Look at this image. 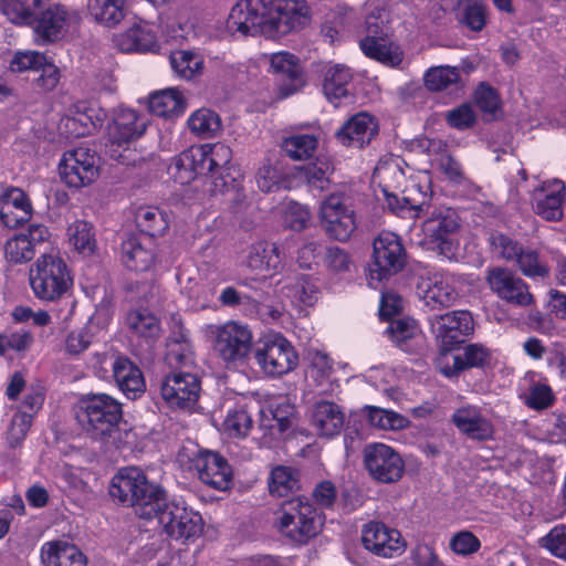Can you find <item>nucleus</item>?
I'll list each match as a JSON object with an SVG mask.
<instances>
[{
  "instance_id": "obj_34",
  "label": "nucleus",
  "mask_w": 566,
  "mask_h": 566,
  "mask_svg": "<svg viewBox=\"0 0 566 566\" xmlns=\"http://www.w3.org/2000/svg\"><path fill=\"white\" fill-rule=\"evenodd\" d=\"M323 78V92L335 105L348 96V85L353 78L350 70L342 64L326 66Z\"/></svg>"
},
{
  "instance_id": "obj_48",
  "label": "nucleus",
  "mask_w": 566,
  "mask_h": 566,
  "mask_svg": "<svg viewBox=\"0 0 566 566\" xmlns=\"http://www.w3.org/2000/svg\"><path fill=\"white\" fill-rule=\"evenodd\" d=\"M70 242L82 254H92L96 248L93 226L84 220H77L67 229Z\"/></svg>"
},
{
  "instance_id": "obj_44",
  "label": "nucleus",
  "mask_w": 566,
  "mask_h": 566,
  "mask_svg": "<svg viewBox=\"0 0 566 566\" xmlns=\"http://www.w3.org/2000/svg\"><path fill=\"white\" fill-rule=\"evenodd\" d=\"M174 72L182 80L191 81L203 72V57L191 51L179 50L170 55Z\"/></svg>"
},
{
  "instance_id": "obj_30",
  "label": "nucleus",
  "mask_w": 566,
  "mask_h": 566,
  "mask_svg": "<svg viewBox=\"0 0 566 566\" xmlns=\"http://www.w3.org/2000/svg\"><path fill=\"white\" fill-rule=\"evenodd\" d=\"M113 377L118 388L132 399L143 394L146 388L144 376L129 358L117 356L113 364Z\"/></svg>"
},
{
  "instance_id": "obj_7",
  "label": "nucleus",
  "mask_w": 566,
  "mask_h": 566,
  "mask_svg": "<svg viewBox=\"0 0 566 566\" xmlns=\"http://www.w3.org/2000/svg\"><path fill=\"white\" fill-rule=\"evenodd\" d=\"M30 284L36 297L55 301L70 289L72 277L60 256L43 254L30 269Z\"/></svg>"
},
{
  "instance_id": "obj_12",
  "label": "nucleus",
  "mask_w": 566,
  "mask_h": 566,
  "mask_svg": "<svg viewBox=\"0 0 566 566\" xmlns=\"http://www.w3.org/2000/svg\"><path fill=\"white\" fill-rule=\"evenodd\" d=\"M48 0H43L33 11L31 19L25 22H13L20 25H33L36 40L42 43H52L60 40L67 31L70 24L77 15L64 6L53 4L43 9Z\"/></svg>"
},
{
  "instance_id": "obj_61",
  "label": "nucleus",
  "mask_w": 566,
  "mask_h": 566,
  "mask_svg": "<svg viewBox=\"0 0 566 566\" xmlns=\"http://www.w3.org/2000/svg\"><path fill=\"white\" fill-rule=\"evenodd\" d=\"M386 13L377 9L369 13L365 19V36L360 40H377L389 36V27L387 25Z\"/></svg>"
},
{
  "instance_id": "obj_24",
  "label": "nucleus",
  "mask_w": 566,
  "mask_h": 566,
  "mask_svg": "<svg viewBox=\"0 0 566 566\" xmlns=\"http://www.w3.org/2000/svg\"><path fill=\"white\" fill-rule=\"evenodd\" d=\"M378 130L377 119L361 112L348 118L335 133V137L343 146L361 149L371 143Z\"/></svg>"
},
{
  "instance_id": "obj_15",
  "label": "nucleus",
  "mask_w": 566,
  "mask_h": 566,
  "mask_svg": "<svg viewBox=\"0 0 566 566\" xmlns=\"http://www.w3.org/2000/svg\"><path fill=\"white\" fill-rule=\"evenodd\" d=\"M97 157L87 147H77L63 155L60 164L62 179L74 188L92 184L98 177Z\"/></svg>"
},
{
  "instance_id": "obj_52",
  "label": "nucleus",
  "mask_w": 566,
  "mask_h": 566,
  "mask_svg": "<svg viewBox=\"0 0 566 566\" xmlns=\"http://www.w3.org/2000/svg\"><path fill=\"white\" fill-rule=\"evenodd\" d=\"M95 125L92 117L85 113L76 109V112L66 115L62 118L60 129L69 138L84 137L94 129Z\"/></svg>"
},
{
  "instance_id": "obj_26",
  "label": "nucleus",
  "mask_w": 566,
  "mask_h": 566,
  "mask_svg": "<svg viewBox=\"0 0 566 566\" xmlns=\"http://www.w3.org/2000/svg\"><path fill=\"white\" fill-rule=\"evenodd\" d=\"M147 122L136 111L119 108L109 128L112 145L123 146L139 138L146 130Z\"/></svg>"
},
{
  "instance_id": "obj_32",
  "label": "nucleus",
  "mask_w": 566,
  "mask_h": 566,
  "mask_svg": "<svg viewBox=\"0 0 566 566\" xmlns=\"http://www.w3.org/2000/svg\"><path fill=\"white\" fill-rule=\"evenodd\" d=\"M247 263L253 271L271 274L282 268L283 255L276 244L261 241L251 245Z\"/></svg>"
},
{
  "instance_id": "obj_3",
  "label": "nucleus",
  "mask_w": 566,
  "mask_h": 566,
  "mask_svg": "<svg viewBox=\"0 0 566 566\" xmlns=\"http://www.w3.org/2000/svg\"><path fill=\"white\" fill-rule=\"evenodd\" d=\"M318 216L325 234L335 241L347 242L358 228L353 198L346 190L334 191L323 199Z\"/></svg>"
},
{
  "instance_id": "obj_22",
  "label": "nucleus",
  "mask_w": 566,
  "mask_h": 566,
  "mask_svg": "<svg viewBox=\"0 0 566 566\" xmlns=\"http://www.w3.org/2000/svg\"><path fill=\"white\" fill-rule=\"evenodd\" d=\"M417 294L431 310L451 306L458 296L454 277L442 272L422 277L417 284Z\"/></svg>"
},
{
  "instance_id": "obj_51",
  "label": "nucleus",
  "mask_w": 566,
  "mask_h": 566,
  "mask_svg": "<svg viewBox=\"0 0 566 566\" xmlns=\"http://www.w3.org/2000/svg\"><path fill=\"white\" fill-rule=\"evenodd\" d=\"M223 427L230 436L245 437L252 427V417L248 405H237L229 409Z\"/></svg>"
},
{
  "instance_id": "obj_23",
  "label": "nucleus",
  "mask_w": 566,
  "mask_h": 566,
  "mask_svg": "<svg viewBox=\"0 0 566 566\" xmlns=\"http://www.w3.org/2000/svg\"><path fill=\"white\" fill-rule=\"evenodd\" d=\"M192 467L205 484L219 490H227L232 481V470L227 460L212 451H200L192 459Z\"/></svg>"
},
{
  "instance_id": "obj_10",
  "label": "nucleus",
  "mask_w": 566,
  "mask_h": 566,
  "mask_svg": "<svg viewBox=\"0 0 566 566\" xmlns=\"http://www.w3.org/2000/svg\"><path fill=\"white\" fill-rule=\"evenodd\" d=\"M406 264V251L399 237L384 231L373 243V262L370 264V281H382L400 272Z\"/></svg>"
},
{
  "instance_id": "obj_45",
  "label": "nucleus",
  "mask_w": 566,
  "mask_h": 566,
  "mask_svg": "<svg viewBox=\"0 0 566 566\" xmlns=\"http://www.w3.org/2000/svg\"><path fill=\"white\" fill-rule=\"evenodd\" d=\"M318 146V138L314 134H293L282 142V150L292 160H307L313 157Z\"/></svg>"
},
{
  "instance_id": "obj_49",
  "label": "nucleus",
  "mask_w": 566,
  "mask_h": 566,
  "mask_svg": "<svg viewBox=\"0 0 566 566\" xmlns=\"http://www.w3.org/2000/svg\"><path fill=\"white\" fill-rule=\"evenodd\" d=\"M387 333L392 342L403 350H409L408 343L420 337L421 331L413 318L403 317L390 322Z\"/></svg>"
},
{
  "instance_id": "obj_11",
  "label": "nucleus",
  "mask_w": 566,
  "mask_h": 566,
  "mask_svg": "<svg viewBox=\"0 0 566 566\" xmlns=\"http://www.w3.org/2000/svg\"><path fill=\"white\" fill-rule=\"evenodd\" d=\"M459 228L458 213L449 207L432 208L422 224L423 234L431 248L447 258L453 255L454 235Z\"/></svg>"
},
{
  "instance_id": "obj_35",
  "label": "nucleus",
  "mask_w": 566,
  "mask_h": 566,
  "mask_svg": "<svg viewBox=\"0 0 566 566\" xmlns=\"http://www.w3.org/2000/svg\"><path fill=\"white\" fill-rule=\"evenodd\" d=\"M457 22L474 32L486 23V7L479 0H449Z\"/></svg>"
},
{
  "instance_id": "obj_57",
  "label": "nucleus",
  "mask_w": 566,
  "mask_h": 566,
  "mask_svg": "<svg viewBox=\"0 0 566 566\" xmlns=\"http://www.w3.org/2000/svg\"><path fill=\"white\" fill-rule=\"evenodd\" d=\"M34 255V247L23 234L15 235L6 244V256L10 262L24 263L31 261Z\"/></svg>"
},
{
  "instance_id": "obj_20",
  "label": "nucleus",
  "mask_w": 566,
  "mask_h": 566,
  "mask_svg": "<svg viewBox=\"0 0 566 566\" xmlns=\"http://www.w3.org/2000/svg\"><path fill=\"white\" fill-rule=\"evenodd\" d=\"M270 72L279 76V93L287 97L305 85L304 69L300 59L290 52L280 51L269 56Z\"/></svg>"
},
{
  "instance_id": "obj_39",
  "label": "nucleus",
  "mask_w": 566,
  "mask_h": 566,
  "mask_svg": "<svg viewBox=\"0 0 566 566\" xmlns=\"http://www.w3.org/2000/svg\"><path fill=\"white\" fill-rule=\"evenodd\" d=\"M490 352L481 344H470L463 348L462 355L452 357V366L443 368L444 375L454 376L467 368L483 367L489 364Z\"/></svg>"
},
{
  "instance_id": "obj_56",
  "label": "nucleus",
  "mask_w": 566,
  "mask_h": 566,
  "mask_svg": "<svg viewBox=\"0 0 566 566\" xmlns=\"http://www.w3.org/2000/svg\"><path fill=\"white\" fill-rule=\"evenodd\" d=\"M269 488L271 494L285 496L297 489V479L291 469L277 467L272 470Z\"/></svg>"
},
{
  "instance_id": "obj_29",
  "label": "nucleus",
  "mask_w": 566,
  "mask_h": 566,
  "mask_svg": "<svg viewBox=\"0 0 566 566\" xmlns=\"http://www.w3.org/2000/svg\"><path fill=\"white\" fill-rule=\"evenodd\" d=\"M114 43L122 52H155L159 48L155 32L146 22L136 23L117 34Z\"/></svg>"
},
{
  "instance_id": "obj_27",
  "label": "nucleus",
  "mask_w": 566,
  "mask_h": 566,
  "mask_svg": "<svg viewBox=\"0 0 566 566\" xmlns=\"http://www.w3.org/2000/svg\"><path fill=\"white\" fill-rule=\"evenodd\" d=\"M122 261L133 271H147L155 261L154 243L147 239L143 241L138 235L130 234L120 245Z\"/></svg>"
},
{
  "instance_id": "obj_38",
  "label": "nucleus",
  "mask_w": 566,
  "mask_h": 566,
  "mask_svg": "<svg viewBox=\"0 0 566 566\" xmlns=\"http://www.w3.org/2000/svg\"><path fill=\"white\" fill-rule=\"evenodd\" d=\"M88 10L95 21L113 28L126 17L127 0H90Z\"/></svg>"
},
{
  "instance_id": "obj_37",
  "label": "nucleus",
  "mask_w": 566,
  "mask_h": 566,
  "mask_svg": "<svg viewBox=\"0 0 566 566\" xmlns=\"http://www.w3.org/2000/svg\"><path fill=\"white\" fill-rule=\"evenodd\" d=\"M283 291L293 303L305 306L314 305L321 294L317 281L306 274H297L290 277L283 286Z\"/></svg>"
},
{
  "instance_id": "obj_6",
  "label": "nucleus",
  "mask_w": 566,
  "mask_h": 566,
  "mask_svg": "<svg viewBox=\"0 0 566 566\" xmlns=\"http://www.w3.org/2000/svg\"><path fill=\"white\" fill-rule=\"evenodd\" d=\"M208 333L214 353L227 366L237 367L249 359L253 334L248 325L229 321L221 325H210Z\"/></svg>"
},
{
  "instance_id": "obj_1",
  "label": "nucleus",
  "mask_w": 566,
  "mask_h": 566,
  "mask_svg": "<svg viewBox=\"0 0 566 566\" xmlns=\"http://www.w3.org/2000/svg\"><path fill=\"white\" fill-rule=\"evenodd\" d=\"M305 0H240L228 17L227 29L242 36L277 38L310 23Z\"/></svg>"
},
{
  "instance_id": "obj_14",
  "label": "nucleus",
  "mask_w": 566,
  "mask_h": 566,
  "mask_svg": "<svg viewBox=\"0 0 566 566\" xmlns=\"http://www.w3.org/2000/svg\"><path fill=\"white\" fill-rule=\"evenodd\" d=\"M485 282L490 290L507 304L527 307L535 302L528 284L507 268H488L485 270Z\"/></svg>"
},
{
  "instance_id": "obj_31",
  "label": "nucleus",
  "mask_w": 566,
  "mask_h": 566,
  "mask_svg": "<svg viewBox=\"0 0 566 566\" xmlns=\"http://www.w3.org/2000/svg\"><path fill=\"white\" fill-rule=\"evenodd\" d=\"M41 557L45 566H87L84 553L67 542L44 544Z\"/></svg>"
},
{
  "instance_id": "obj_40",
  "label": "nucleus",
  "mask_w": 566,
  "mask_h": 566,
  "mask_svg": "<svg viewBox=\"0 0 566 566\" xmlns=\"http://www.w3.org/2000/svg\"><path fill=\"white\" fill-rule=\"evenodd\" d=\"M207 151L209 155V165L212 167L214 174V187L223 188L228 187V178L230 177V163L232 159L231 148L222 143L206 144Z\"/></svg>"
},
{
  "instance_id": "obj_53",
  "label": "nucleus",
  "mask_w": 566,
  "mask_h": 566,
  "mask_svg": "<svg viewBox=\"0 0 566 566\" xmlns=\"http://www.w3.org/2000/svg\"><path fill=\"white\" fill-rule=\"evenodd\" d=\"M460 80V73L457 67L434 66L424 74V85L432 92H440Z\"/></svg>"
},
{
  "instance_id": "obj_50",
  "label": "nucleus",
  "mask_w": 566,
  "mask_h": 566,
  "mask_svg": "<svg viewBox=\"0 0 566 566\" xmlns=\"http://www.w3.org/2000/svg\"><path fill=\"white\" fill-rule=\"evenodd\" d=\"M523 275L531 279H545L549 275L546 261L533 249H524L515 261Z\"/></svg>"
},
{
  "instance_id": "obj_33",
  "label": "nucleus",
  "mask_w": 566,
  "mask_h": 566,
  "mask_svg": "<svg viewBox=\"0 0 566 566\" xmlns=\"http://www.w3.org/2000/svg\"><path fill=\"white\" fill-rule=\"evenodd\" d=\"M209 161L210 160L206 145L182 153L178 157V166L180 167V170L187 172V175L179 177V184H189L197 176H214L212 167L209 165Z\"/></svg>"
},
{
  "instance_id": "obj_16",
  "label": "nucleus",
  "mask_w": 566,
  "mask_h": 566,
  "mask_svg": "<svg viewBox=\"0 0 566 566\" xmlns=\"http://www.w3.org/2000/svg\"><path fill=\"white\" fill-rule=\"evenodd\" d=\"M430 324L443 350H451L463 343L474 329L473 317L468 311H452L434 316Z\"/></svg>"
},
{
  "instance_id": "obj_9",
  "label": "nucleus",
  "mask_w": 566,
  "mask_h": 566,
  "mask_svg": "<svg viewBox=\"0 0 566 566\" xmlns=\"http://www.w3.org/2000/svg\"><path fill=\"white\" fill-rule=\"evenodd\" d=\"M153 518L158 521L168 536L180 539L198 536L202 531V518L197 512L182 504L163 501L154 506Z\"/></svg>"
},
{
  "instance_id": "obj_18",
  "label": "nucleus",
  "mask_w": 566,
  "mask_h": 566,
  "mask_svg": "<svg viewBox=\"0 0 566 566\" xmlns=\"http://www.w3.org/2000/svg\"><path fill=\"white\" fill-rule=\"evenodd\" d=\"M361 541L366 549L381 557L400 556L406 549L400 532L382 522L366 524L361 531Z\"/></svg>"
},
{
  "instance_id": "obj_36",
  "label": "nucleus",
  "mask_w": 566,
  "mask_h": 566,
  "mask_svg": "<svg viewBox=\"0 0 566 566\" xmlns=\"http://www.w3.org/2000/svg\"><path fill=\"white\" fill-rule=\"evenodd\" d=\"M359 46L366 56L387 66L396 67L403 60V52L400 46L392 42L389 36L374 41L360 40Z\"/></svg>"
},
{
  "instance_id": "obj_42",
  "label": "nucleus",
  "mask_w": 566,
  "mask_h": 566,
  "mask_svg": "<svg viewBox=\"0 0 566 566\" xmlns=\"http://www.w3.org/2000/svg\"><path fill=\"white\" fill-rule=\"evenodd\" d=\"M187 126L191 134L202 139L216 137L222 128L220 116L214 111L205 107L190 114Z\"/></svg>"
},
{
  "instance_id": "obj_41",
  "label": "nucleus",
  "mask_w": 566,
  "mask_h": 566,
  "mask_svg": "<svg viewBox=\"0 0 566 566\" xmlns=\"http://www.w3.org/2000/svg\"><path fill=\"white\" fill-rule=\"evenodd\" d=\"M148 108L156 116L168 117L180 114L185 108V102L178 90L167 88L149 96Z\"/></svg>"
},
{
  "instance_id": "obj_5",
  "label": "nucleus",
  "mask_w": 566,
  "mask_h": 566,
  "mask_svg": "<svg viewBox=\"0 0 566 566\" xmlns=\"http://www.w3.org/2000/svg\"><path fill=\"white\" fill-rule=\"evenodd\" d=\"M321 526L316 510L301 497L284 502L276 512L277 532L296 544H306L319 533Z\"/></svg>"
},
{
  "instance_id": "obj_58",
  "label": "nucleus",
  "mask_w": 566,
  "mask_h": 566,
  "mask_svg": "<svg viewBox=\"0 0 566 566\" xmlns=\"http://www.w3.org/2000/svg\"><path fill=\"white\" fill-rule=\"evenodd\" d=\"M333 171L334 167L329 161L317 160L305 169V179L312 188L324 191L328 188Z\"/></svg>"
},
{
  "instance_id": "obj_46",
  "label": "nucleus",
  "mask_w": 566,
  "mask_h": 566,
  "mask_svg": "<svg viewBox=\"0 0 566 566\" xmlns=\"http://www.w3.org/2000/svg\"><path fill=\"white\" fill-rule=\"evenodd\" d=\"M176 326L179 327L178 334L174 333L167 345L166 359L170 366H188L193 363L192 350L190 344L187 342L186 334L182 332L180 319L176 321Z\"/></svg>"
},
{
  "instance_id": "obj_4",
  "label": "nucleus",
  "mask_w": 566,
  "mask_h": 566,
  "mask_svg": "<svg viewBox=\"0 0 566 566\" xmlns=\"http://www.w3.org/2000/svg\"><path fill=\"white\" fill-rule=\"evenodd\" d=\"M76 419L94 438L111 436L122 419V406L109 395L91 394L81 399Z\"/></svg>"
},
{
  "instance_id": "obj_17",
  "label": "nucleus",
  "mask_w": 566,
  "mask_h": 566,
  "mask_svg": "<svg viewBox=\"0 0 566 566\" xmlns=\"http://www.w3.org/2000/svg\"><path fill=\"white\" fill-rule=\"evenodd\" d=\"M451 422L458 431L473 441H488L494 436V424L486 409L467 403L457 408Z\"/></svg>"
},
{
  "instance_id": "obj_25",
  "label": "nucleus",
  "mask_w": 566,
  "mask_h": 566,
  "mask_svg": "<svg viewBox=\"0 0 566 566\" xmlns=\"http://www.w3.org/2000/svg\"><path fill=\"white\" fill-rule=\"evenodd\" d=\"M345 415L337 403L321 400L313 405L311 424L321 437L332 438L342 432Z\"/></svg>"
},
{
  "instance_id": "obj_47",
  "label": "nucleus",
  "mask_w": 566,
  "mask_h": 566,
  "mask_svg": "<svg viewBox=\"0 0 566 566\" xmlns=\"http://www.w3.org/2000/svg\"><path fill=\"white\" fill-rule=\"evenodd\" d=\"M364 412L368 422L381 430H401L409 426L408 418L389 409L366 406Z\"/></svg>"
},
{
  "instance_id": "obj_64",
  "label": "nucleus",
  "mask_w": 566,
  "mask_h": 566,
  "mask_svg": "<svg viewBox=\"0 0 566 566\" xmlns=\"http://www.w3.org/2000/svg\"><path fill=\"white\" fill-rule=\"evenodd\" d=\"M446 120L452 128L463 130L474 125L476 114L470 104H462L447 112Z\"/></svg>"
},
{
  "instance_id": "obj_55",
  "label": "nucleus",
  "mask_w": 566,
  "mask_h": 566,
  "mask_svg": "<svg viewBox=\"0 0 566 566\" xmlns=\"http://www.w3.org/2000/svg\"><path fill=\"white\" fill-rule=\"evenodd\" d=\"M32 415L27 411H18L12 416L6 432V440L9 448L17 449L21 447L32 426Z\"/></svg>"
},
{
  "instance_id": "obj_19",
  "label": "nucleus",
  "mask_w": 566,
  "mask_h": 566,
  "mask_svg": "<svg viewBox=\"0 0 566 566\" xmlns=\"http://www.w3.org/2000/svg\"><path fill=\"white\" fill-rule=\"evenodd\" d=\"M163 399L172 408H191L200 394V381L190 373H174L161 384Z\"/></svg>"
},
{
  "instance_id": "obj_13",
  "label": "nucleus",
  "mask_w": 566,
  "mask_h": 566,
  "mask_svg": "<svg viewBox=\"0 0 566 566\" xmlns=\"http://www.w3.org/2000/svg\"><path fill=\"white\" fill-rule=\"evenodd\" d=\"M363 458L368 474L378 483H396L403 476L405 461L390 446L369 443L363 450Z\"/></svg>"
},
{
  "instance_id": "obj_62",
  "label": "nucleus",
  "mask_w": 566,
  "mask_h": 566,
  "mask_svg": "<svg viewBox=\"0 0 566 566\" xmlns=\"http://www.w3.org/2000/svg\"><path fill=\"white\" fill-rule=\"evenodd\" d=\"M474 99L480 111L492 117L495 116L496 112L501 107V101L497 92L486 83H481L478 86L474 93Z\"/></svg>"
},
{
  "instance_id": "obj_59",
  "label": "nucleus",
  "mask_w": 566,
  "mask_h": 566,
  "mask_svg": "<svg viewBox=\"0 0 566 566\" xmlns=\"http://www.w3.org/2000/svg\"><path fill=\"white\" fill-rule=\"evenodd\" d=\"M490 244L494 253L509 262H515L523 250L518 242L499 232L490 235Z\"/></svg>"
},
{
  "instance_id": "obj_63",
  "label": "nucleus",
  "mask_w": 566,
  "mask_h": 566,
  "mask_svg": "<svg viewBox=\"0 0 566 566\" xmlns=\"http://www.w3.org/2000/svg\"><path fill=\"white\" fill-rule=\"evenodd\" d=\"M449 547L457 555L470 556L481 548V542L472 532L460 531L450 538Z\"/></svg>"
},
{
  "instance_id": "obj_43",
  "label": "nucleus",
  "mask_w": 566,
  "mask_h": 566,
  "mask_svg": "<svg viewBox=\"0 0 566 566\" xmlns=\"http://www.w3.org/2000/svg\"><path fill=\"white\" fill-rule=\"evenodd\" d=\"M135 221L138 229L149 237L163 235L169 227L166 212L154 206L138 208Z\"/></svg>"
},
{
  "instance_id": "obj_2",
  "label": "nucleus",
  "mask_w": 566,
  "mask_h": 566,
  "mask_svg": "<svg viewBox=\"0 0 566 566\" xmlns=\"http://www.w3.org/2000/svg\"><path fill=\"white\" fill-rule=\"evenodd\" d=\"M109 494L124 504L139 506L140 516L151 520L154 506L160 504L165 491L149 482L139 468L127 467L120 469L112 479Z\"/></svg>"
},
{
  "instance_id": "obj_60",
  "label": "nucleus",
  "mask_w": 566,
  "mask_h": 566,
  "mask_svg": "<svg viewBox=\"0 0 566 566\" xmlns=\"http://www.w3.org/2000/svg\"><path fill=\"white\" fill-rule=\"evenodd\" d=\"M333 374V364L326 354L316 352L311 357V364L307 369L308 377L316 384L323 386L329 381Z\"/></svg>"
},
{
  "instance_id": "obj_8",
  "label": "nucleus",
  "mask_w": 566,
  "mask_h": 566,
  "mask_svg": "<svg viewBox=\"0 0 566 566\" xmlns=\"http://www.w3.org/2000/svg\"><path fill=\"white\" fill-rule=\"evenodd\" d=\"M254 358L261 370L271 377L286 375L298 365L295 348L280 334L265 338L256 347Z\"/></svg>"
},
{
  "instance_id": "obj_21",
  "label": "nucleus",
  "mask_w": 566,
  "mask_h": 566,
  "mask_svg": "<svg viewBox=\"0 0 566 566\" xmlns=\"http://www.w3.org/2000/svg\"><path fill=\"white\" fill-rule=\"evenodd\" d=\"M566 197V186L562 180L552 179L542 182L531 195L535 213L547 221H559L563 218V207Z\"/></svg>"
},
{
  "instance_id": "obj_28",
  "label": "nucleus",
  "mask_w": 566,
  "mask_h": 566,
  "mask_svg": "<svg viewBox=\"0 0 566 566\" xmlns=\"http://www.w3.org/2000/svg\"><path fill=\"white\" fill-rule=\"evenodd\" d=\"M125 325L132 337L151 345L161 336L159 318L148 308L139 307L130 310L125 317Z\"/></svg>"
},
{
  "instance_id": "obj_54",
  "label": "nucleus",
  "mask_w": 566,
  "mask_h": 566,
  "mask_svg": "<svg viewBox=\"0 0 566 566\" xmlns=\"http://www.w3.org/2000/svg\"><path fill=\"white\" fill-rule=\"evenodd\" d=\"M43 0H0V12L10 22H25Z\"/></svg>"
}]
</instances>
